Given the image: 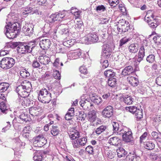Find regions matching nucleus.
<instances>
[{"mask_svg":"<svg viewBox=\"0 0 161 161\" xmlns=\"http://www.w3.org/2000/svg\"><path fill=\"white\" fill-rule=\"evenodd\" d=\"M66 25H61L59 26L58 27V29L60 30V33L62 34H63L64 33L66 34L67 32H68V31L67 30H66L65 26Z\"/></svg>","mask_w":161,"mask_h":161,"instance_id":"49530a36","label":"nucleus"},{"mask_svg":"<svg viewBox=\"0 0 161 161\" xmlns=\"http://www.w3.org/2000/svg\"><path fill=\"white\" fill-rule=\"evenodd\" d=\"M53 75L55 79L59 80L61 78L60 73L58 70H54Z\"/></svg>","mask_w":161,"mask_h":161,"instance_id":"de8ad7c7","label":"nucleus"},{"mask_svg":"<svg viewBox=\"0 0 161 161\" xmlns=\"http://www.w3.org/2000/svg\"><path fill=\"white\" fill-rule=\"evenodd\" d=\"M145 148L148 150H151L155 147V144L152 141L145 142L144 143Z\"/></svg>","mask_w":161,"mask_h":161,"instance_id":"bb28decb","label":"nucleus"},{"mask_svg":"<svg viewBox=\"0 0 161 161\" xmlns=\"http://www.w3.org/2000/svg\"><path fill=\"white\" fill-rule=\"evenodd\" d=\"M32 8L30 7H27L24 8L22 13L23 14H26L29 13H31V14L32 12Z\"/></svg>","mask_w":161,"mask_h":161,"instance_id":"052dcab7","label":"nucleus"},{"mask_svg":"<svg viewBox=\"0 0 161 161\" xmlns=\"http://www.w3.org/2000/svg\"><path fill=\"white\" fill-rule=\"evenodd\" d=\"M90 101L89 95L87 94H83L81 97V100L80 102V103L81 107H82L89 105H90V106H92V104L89 102Z\"/></svg>","mask_w":161,"mask_h":161,"instance_id":"f8f14e48","label":"nucleus"},{"mask_svg":"<svg viewBox=\"0 0 161 161\" xmlns=\"http://www.w3.org/2000/svg\"><path fill=\"white\" fill-rule=\"evenodd\" d=\"M19 24L17 22L11 24V22L5 26V32L7 37L9 39H12L16 37V33L18 30Z\"/></svg>","mask_w":161,"mask_h":161,"instance_id":"f257e3e1","label":"nucleus"},{"mask_svg":"<svg viewBox=\"0 0 161 161\" xmlns=\"http://www.w3.org/2000/svg\"><path fill=\"white\" fill-rule=\"evenodd\" d=\"M57 13L52 14L48 18V21L50 23L54 22L56 21H58Z\"/></svg>","mask_w":161,"mask_h":161,"instance_id":"e433bc0d","label":"nucleus"},{"mask_svg":"<svg viewBox=\"0 0 161 161\" xmlns=\"http://www.w3.org/2000/svg\"><path fill=\"white\" fill-rule=\"evenodd\" d=\"M14 140L16 146L14 151V154L19 155L21 153L20 149L24 147L25 145V143L24 142H22L18 137L15 138Z\"/></svg>","mask_w":161,"mask_h":161,"instance_id":"6e6552de","label":"nucleus"},{"mask_svg":"<svg viewBox=\"0 0 161 161\" xmlns=\"http://www.w3.org/2000/svg\"><path fill=\"white\" fill-rule=\"evenodd\" d=\"M146 60L149 63H153L155 61V56L152 54L149 55L147 57Z\"/></svg>","mask_w":161,"mask_h":161,"instance_id":"3c124183","label":"nucleus"},{"mask_svg":"<svg viewBox=\"0 0 161 161\" xmlns=\"http://www.w3.org/2000/svg\"><path fill=\"white\" fill-rule=\"evenodd\" d=\"M117 81L114 78H110L108 80V84L111 87H114L116 85Z\"/></svg>","mask_w":161,"mask_h":161,"instance_id":"a19ab883","label":"nucleus"},{"mask_svg":"<svg viewBox=\"0 0 161 161\" xmlns=\"http://www.w3.org/2000/svg\"><path fill=\"white\" fill-rule=\"evenodd\" d=\"M80 71L81 73L86 75L87 74L88 71L86 68L84 66H82L80 68Z\"/></svg>","mask_w":161,"mask_h":161,"instance_id":"e2e57ef3","label":"nucleus"},{"mask_svg":"<svg viewBox=\"0 0 161 161\" xmlns=\"http://www.w3.org/2000/svg\"><path fill=\"white\" fill-rule=\"evenodd\" d=\"M126 109L127 110L129 111L130 112L134 114L136 112L137 110V107L135 106H131L129 107H126Z\"/></svg>","mask_w":161,"mask_h":161,"instance_id":"603ef678","label":"nucleus"},{"mask_svg":"<svg viewBox=\"0 0 161 161\" xmlns=\"http://www.w3.org/2000/svg\"><path fill=\"white\" fill-rule=\"evenodd\" d=\"M51 41L49 39L44 38L41 40L39 45L41 48L43 50H47L50 47Z\"/></svg>","mask_w":161,"mask_h":161,"instance_id":"ddd939ff","label":"nucleus"},{"mask_svg":"<svg viewBox=\"0 0 161 161\" xmlns=\"http://www.w3.org/2000/svg\"><path fill=\"white\" fill-rule=\"evenodd\" d=\"M89 98L90 100L94 102L96 104H98L101 102V99L95 94H92V95H89Z\"/></svg>","mask_w":161,"mask_h":161,"instance_id":"a878e982","label":"nucleus"},{"mask_svg":"<svg viewBox=\"0 0 161 161\" xmlns=\"http://www.w3.org/2000/svg\"><path fill=\"white\" fill-rule=\"evenodd\" d=\"M38 59L41 64L44 65L48 64L50 62V58L45 55H42L40 56Z\"/></svg>","mask_w":161,"mask_h":161,"instance_id":"dca6fc26","label":"nucleus"},{"mask_svg":"<svg viewBox=\"0 0 161 161\" xmlns=\"http://www.w3.org/2000/svg\"><path fill=\"white\" fill-rule=\"evenodd\" d=\"M9 86V84L6 82L0 83V92H3L7 90Z\"/></svg>","mask_w":161,"mask_h":161,"instance_id":"c756f323","label":"nucleus"},{"mask_svg":"<svg viewBox=\"0 0 161 161\" xmlns=\"http://www.w3.org/2000/svg\"><path fill=\"white\" fill-rule=\"evenodd\" d=\"M155 19L153 12L152 11L149 10L147 12L146 15L144 17V20L148 24L152 21V20Z\"/></svg>","mask_w":161,"mask_h":161,"instance_id":"f3484780","label":"nucleus"},{"mask_svg":"<svg viewBox=\"0 0 161 161\" xmlns=\"http://www.w3.org/2000/svg\"><path fill=\"white\" fill-rule=\"evenodd\" d=\"M118 135H122L123 140L125 142H130L132 144H133L132 133L130 130L126 128L120 129L118 132Z\"/></svg>","mask_w":161,"mask_h":161,"instance_id":"7ed1b4c3","label":"nucleus"},{"mask_svg":"<svg viewBox=\"0 0 161 161\" xmlns=\"http://www.w3.org/2000/svg\"><path fill=\"white\" fill-rule=\"evenodd\" d=\"M134 72V69L131 66H129L125 67L123 70L122 74L124 76L129 75Z\"/></svg>","mask_w":161,"mask_h":161,"instance_id":"aec40b11","label":"nucleus"},{"mask_svg":"<svg viewBox=\"0 0 161 161\" xmlns=\"http://www.w3.org/2000/svg\"><path fill=\"white\" fill-rule=\"evenodd\" d=\"M40 109L35 107H31L29 110V113L32 116H37L40 114Z\"/></svg>","mask_w":161,"mask_h":161,"instance_id":"5701e85b","label":"nucleus"},{"mask_svg":"<svg viewBox=\"0 0 161 161\" xmlns=\"http://www.w3.org/2000/svg\"><path fill=\"white\" fill-rule=\"evenodd\" d=\"M145 55L144 48L143 46H142L140 48L138 56V58L136 57V58H137V61L139 64L143 59Z\"/></svg>","mask_w":161,"mask_h":161,"instance_id":"4be33fe9","label":"nucleus"},{"mask_svg":"<svg viewBox=\"0 0 161 161\" xmlns=\"http://www.w3.org/2000/svg\"><path fill=\"white\" fill-rule=\"evenodd\" d=\"M111 50L108 45H104L102 47V51L103 54L105 56L108 57L110 55Z\"/></svg>","mask_w":161,"mask_h":161,"instance_id":"412c9836","label":"nucleus"},{"mask_svg":"<svg viewBox=\"0 0 161 161\" xmlns=\"http://www.w3.org/2000/svg\"><path fill=\"white\" fill-rule=\"evenodd\" d=\"M23 31L25 35L27 36H30L33 32V28L28 24H26L23 27Z\"/></svg>","mask_w":161,"mask_h":161,"instance_id":"2eb2a0df","label":"nucleus"},{"mask_svg":"<svg viewBox=\"0 0 161 161\" xmlns=\"http://www.w3.org/2000/svg\"><path fill=\"white\" fill-rule=\"evenodd\" d=\"M128 81L133 86H137L138 83V79L135 77L129 76L127 79Z\"/></svg>","mask_w":161,"mask_h":161,"instance_id":"b1692460","label":"nucleus"},{"mask_svg":"<svg viewBox=\"0 0 161 161\" xmlns=\"http://www.w3.org/2000/svg\"><path fill=\"white\" fill-rule=\"evenodd\" d=\"M136 118L138 119H141L143 117V113L142 109H137V111L135 113Z\"/></svg>","mask_w":161,"mask_h":161,"instance_id":"5fc2aeb1","label":"nucleus"},{"mask_svg":"<svg viewBox=\"0 0 161 161\" xmlns=\"http://www.w3.org/2000/svg\"><path fill=\"white\" fill-rule=\"evenodd\" d=\"M131 39L130 38H127L126 37L123 38L120 40V46H122L123 45L130 41Z\"/></svg>","mask_w":161,"mask_h":161,"instance_id":"864d4df0","label":"nucleus"},{"mask_svg":"<svg viewBox=\"0 0 161 161\" xmlns=\"http://www.w3.org/2000/svg\"><path fill=\"white\" fill-rule=\"evenodd\" d=\"M51 133L53 136L57 135L59 132V130L57 126L52 125V128L50 129Z\"/></svg>","mask_w":161,"mask_h":161,"instance_id":"4c0bfd02","label":"nucleus"},{"mask_svg":"<svg viewBox=\"0 0 161 161\" xmlns=\"http://www.w3.org/2000/svg\"><path fill=\"white\" fill-rule=\"evenodd\" d=\"M161 121V115H156L153 119V124L154 126H157L158 124Z\"/></svg>","mask_w":161,"mask_h":161,"instance_id":"09e8293b","label":"nucleus"},{"mask_svg":"<svg viewBox=\"0 0 161 161\" xmlns=\"http://www.w3.org/2000/svg\"><path fill=\"white\" fill-rule=\"evenodd\" d=\"M117 152L118 157L119 158L125 157L127 154L125 150L121 147H120L117 150Z\"/></svg>","mask_w":161,"mask_h":161,"instance_id":"2f4dec72","label":"nucleus"},{"mask_svg":"<svg viewBox=\"0 0 161 161\" xmlns=\"http://www.w3.org/2000/svg\"><path fill=\"white\" fill-rule=\"evenodd\" d=\"M0 110L3 114H6L8 111V108H7L5 103L3 101L0 103Z\"/></svg>","mask_w":161,"mask_h":161,"instance_id":"c9c22d12","label":"nucleus"},{"mask_svg":"<svg viewBox=\"0 0 161 161\" xmlns=\"http://www.w3.org/2000/svg\"><path fill=\"white\" fill-rule=\"evenodd\" d=\"M19 43L17 42H12L9 43L7 47H9L11 48H14L18 45L17 47V50L20 53L23 54L26 53H31L32 49L35 47L33 44L31 45V44H29L28 45H25L24 44H21L19 45Z\"/></svg>","mask_w":161,"mask_h":161,"instance_id":"f03ea898","label":"nucleus"},{"mask_svg":"<svg viewBox=\"0 0 161 161\" xmlns=\"http://www.w3.org/2000/svg\"><path fill=\"white\" fill-rule=\"evenodd\" d=\"M53 65L54 66L57 68H59L60 66H63V63L60 62L58 58H57L55 60Z\"/></svg>","mask_w":161,"mask_h":161,"instance_id":"13d9d810","label":"nucleus"},{"mask_svg":"<svg viewBox=\"0 0 161 161\" xmlns=\"http://www.w3.org/2000/svg\"><path fill=\"white\" fill-rule=\"evenodd\" d=\"M86 117V114L83 112H81L79 113V114L78 117V119L80 120H84Z\"/></svg>","mask_w":161,"mask_h":161,"instance_id":"4d7b16f0","label":"nucleus"},{"mask_svg":"<svg viewBox=\"0 0 161 161\" xmlns=\"http://www.w3.org/2000/svg\"><path fill=\"white\" fill-rule=\"evenodd\" d=\"M87 119L90 122H93L96 119L97 116L96 113L95 111H91L89 112L86 116Z\"/></svg>","mask_w":161,"mask_h":161,"instance_id":"6ab92c4d","label":"nucleus"},{"mask_svg":"<svg viewBox=\"0 0 161 161\" xmlns=\"http://www.w3.org/2000/svg\"><path fill=\"white\" fill-rule=\"evenodd\" d=\"M20 74L21 76L23 78L27 77L30 75L29 73L25 69L21 70Z\"/></svg>","mask_w":161,"mask_h":161,"instance_id":"8fccbe9b","label":"nucleus"},{"mask_svg":"<svg viewBox=\"0 0 161 161\" xmlns=\"http://www.w3.org/2000/svg\"><path fill=\"white\" fill-rule=\"evenodd\" d=\"M113 107L111 106H108L106 107L102 111V115L105 118L111 117L113 114Z\"/></svg>","mask_w":161,"mask_h":161,"instance_id":"4468645a","label":"nucleus"},{"mask_svg":"<svg viewBox=\"0 0 161 161\" xmlns=\"http://www.w3.org/2000/svg\"><path fill=\"white\" fill-rule=\"evenodd\" d=\"M80 41L82 43L86 44H89L91 43L89 37L88 36V34L86 36L82 38Z\"/></svg>","mask_w":161,"mask_h":161,"instance_id":"c03bdc74","label":"nucleus"},{"mask_svg":"<svg viewBox=\"0 0 161 161\" xmlns=\"http://www.w3.org/2000/svg\"><path fill=\"white\" fill-rule=\"evenodd\" d=\"M133 99L130 96L126 95L124 97V101L127 105H130L133 101Z\"/></svg>","mask_w":161,"mask_h":161,"instance_id":"f704fd0d","label":"nucleus"},{"mask_svg":"<svg viewBox=\"0 0 161 161\" xmlns=\"http://www.w3.org/2000/svg\"><path fill=\"white\" fill-rule=\"evenodd\" d=\"M117 24V30L120 34L127 31L129 29L130 24L128 21L122 19L119 20Z\"/></svg>","mask_w":161,"mask_h":161,"instance_id":"423d86ee","label":"nucleus"},{"mask_svg":"<svg viewBox=\"0 0 161 161\" xmlns=\"http://www.w3.org/2000/svg\"><path fill=\"white\" fill-rule=\"evenodd\" d=\"M33 159L35 161H41L42 159V157L37 152V153H35L33 156Z\"/></svg>","mask_w":161,"mask_h":161,"instance_id":"6e6d98bb","label":"nucleus"},{"mask_svg":"<svg viewBox=\"0 0 161 161\" xmlns=\"http://www.w3.org/2000/svg\"><path fill=\"white\" fill-rule=\"evenodd\" d=\"M38 96V100L43 103H47L51 99V94L45 88L40 91Z\"/></svg>","mask_w":161,"mask_h":161,"instance_id":"20e7f679","label":"nucleus"},{"mask_svg":"<svg viewBox=\"0 0 161 161\" xmlns=\"http://www.w3.org/2000/svg\"><path fill=\"white\" fill-rule=\"evenodd\" d=\"M70 138L72 140H75L80 137V134L79 131L76 130H74L70 134H69Z\"/></svg>","mask_w":161,"mask_h":161,"instance_id":"cd10ccee","label":"nucleus"},{"mask_svg":"<svg viewBox=\"0 0 161 161\" xmlns=\"http://www.w3.org/2000/svg\"><path fill=\"white\" fill-rule=\"evenodd\" d=\"M110 18L108 15L106 16V17L101 18V24L107 23L109 20Z\"/></svg>","mask_w":161,"mask_h":161,"instance_id":"69168bd1","label":"nucleus"},{"mask_svg":"<svg viewBox=\"0 0 161 161\" xmlns=\"http://www.w3.org/2000/svg\"><path fill=\"white\" fill-rule=\"evenodd\" d=\"M31 102L25 97H22L20 100V103L23 106H29L30 105Z\"/></svg>","mask_w":161,"mask_h":161,"instance_id":"58836bf2","label":"nucleus"},{"mask_svg":"<svg viewBox=\"0 0 161 161\" xmlns=\"http://www.w3.org/2000/svg\"><path fill=\"white\" fill-rule=\"evenodd\" d=\"M76 41L75 39H70L64 42L63 45L66 47H70L75 44Z\"/></svg>","mask_w":161,"mask_h":161,"instance_id":"7c9ffc66","label":"nucleus"},{"mask_svg":"<svg viewBox=\"0 0 161 161\" xmlns=\"http://www.w3.org/2000/svg\"><path fill=\"white\" fill-rule=\"evenodd\" d=\"M104 75L106 77L113 78L115 76V74L112 70H108L104 72Z\"/></svg>","mask_w":161,"mask_h":161,"instance_id":"ea45409f","label":"nucleus"},{"mask_svg":"<svg viewBox=\"0 0 161 161\" xmlns=\"http://www.w3.org/2000/svg\"><path fill=\"white\" fill-rule=\"evenodd\" d=\"M159 23L156 19L152 20V21L149 23L148 24L149 26L152 28L156 27Z\"/></svg>","mask_w":161,"mask_h":161,"instance_id":"a18cd8bd","label":"nucleus"},{"mask_svg":"<svg viewBox=\"0 0 161 161\" xmlns=\"http://www.w3.org/2000/svg\"><path fill=\"white\" fill-rule=\"evenodd\" d=\"M24 88L27 90V91H31L32 88V86L30 82L27 80L23 81L20 85Z\"/></svg>","mask_w":161,"mask_h":161,"instance_id":"393cba45","label":"nucleus"},{"mask_svg":"<svg viewBox=\"0 0 161 161\" xmlns=\"http://www.w3.org/2000/svg\"><path fill=\"white\" fill-rule=\"evenodd\" d=\"M57 13L58 16V18H57V19H58V21L61 20L63 19H65L66 17V14L67 13L65 11H60Z\"/></svg>","mask_w":161,"mask_h":161,"instance_id":"473e14b6","label":"nucleus"},{"mask_svg":"<svg viewBox=\"0 0 161 161\" xmlns=\"http://www.w3.org/2000/svg\"><path fill=\"white\" fill-rule=\"evenodd\" d=\"M88 36L89 37L91 43L96 42L98 40V36L94 32L88 34Z\"/></svg>","mask_w":161,"mask_h":161,"instance_id":"c85d7f7f","label":"nucleus"},{"mask_svg":"<svg viewBox=\"0 0 161 161\" xmlns=\"http://www.w3.org/2000/svg\"><path fill=\"white\" fill-rule=\"evenodd\" d=\"M57 52L58 53H64L66 52L64 48H62L60 46H57L56 47Z\"/></svg>","mask_w":161,"mask_h":161,"instance_id":"338daca9","label":"nucleus"},{"mask_svg":"<svg viewBox=\"0 0 161 161\" xmlns=\"http://www.w3.org/2000/svg\"><path fill=\"white\" fill-rule=\"evenodd\" d=\"M32 65L33 67L35 68H40L41 67V65L39 63L37 60H35L33 61Z\"/></svg>","mask_w":161,"mask_h":161,"instance_id":"0e129e2a","label":"nucleus"},{"mask_svg":"<svg viewBox=\"0 0 161 161\" xmlns=\"http://www.w3.org/2000/svg\"><path fill=\"white\" fill-rule=\"evenodd\" d=\"M87 142V139L86 137H83L73 141L72 143L73 147L77 149L79 148L80 146L85 145Z\"/></svg>","mask_w":161,"mask_h":161,"instance_id":"9d476101","label":"nucleus"},{"mask_svg":"<svg viewBox=\"0 0 161 161\" xmlns=\"http://www.w3.org/2000/svg\"><path fill=\"white\" fill-rule=\"evenodd\" d=\"M82 54V51L78 49L74 51H70L67 53L68 59L71 60L78 58Z\"/></svg>","mask_w":161,"mask_h":161,"instance_id":"1a4fd4ad","label":"nucleus"},{"mask_svg":"<svg viewBox=\"0 0 161 161\" xmlns=\"http://www.w3.org/2000/svg\"><path fill=\"white\" fill-rule=\"evenodd\" d=\"M129 49L130 52L135 53L138 50V45L136 44H132L129 46Z\"/></svg>","mask_w":161,"mask_h":161,"instance_id":"72a5a7b5","label":"nucleus"},{"mask_svg":"<svg viewBox=\"0 0 161 161\" xmlns=\"http://www.w3.org/2000/svg\"><path fill=\"white\" fill-rule=\"evenodd\" d=\"M20 119L24 121L27 122L30 120V118L27 114L22 113L19 116Z\"/></svg>","mask_w":161,"mask_h":161,"instance_id":"37998d69","label":"nucleus"},{"mask_svg":"<svg viewBox=\"0 0 161 161\" xmlns=\"http://www.w3.org/2000/svg\"><path fill=\"white\" fill-rule=\"evenodd\" d=\"M32 8L30 7H27L24 8L22 13L23 14H26L29 13H31V14L32 12Z\"/></svg>","mask_w":161,"mask_h":161,"instance_id":"bf43d9fd","label":"nucleus"},{"mask_svg":"<svg viewBox=\"0 0 161 161\" xmlns=\"http://www.w3.org/2000/svg\"><path fill=\"white\" fill-rule=\"evenodd\" d=\"M133 154L130 153L126 157V159L127 161H133L134 158Z\"/></svg>","mask_w":161,"mask_h":161,"instance_id":"774afa93","label":"nucleus"},{"mask_svg":"<svg viewBox=\"0 0 161 161\" xmlns=\"http://www.w3.org/2000/svg\"><path fill=\"white\" fill-rule=\"evenodd\" d=\"M14 64L15 60L13 58H3L0 62V67L3 69H7L12 67Z\"/></svg>","mask_w":161,"mask_h":161,"instance_id":"39448f33","label":"nucleus"},{"mask_svg":"<svg viewBox=\"0 0 161 161\" xmlns=\"http://www.w3.org/2000/svg\"><path fill=\"white\" fill-rule=\"evenodd\" d=\"M108 142L110 145L117 146L121 143L120 139L116 137L110 138L108 140Z\"/></svg>","mask_w":161,"mask_h":161,"instance_id":"a211bd4d","label":"nucleus"},{"mask_svg":"<svg viewBox=\"0 0 161 161\" xmlns=\"http://www.w3.org/2000/svg\"><path fill=\"white\" fill-rule=\"evenodd\" d=\"M108 2L110 5L115 7L119 3V0H108Z\"/></svg>","mask_w":161,"mask_h":161,"instance_id":"680f3d73","label":"nucleus"},{"mask_svg":"<svg viewBox=\"0 0 161 161\" xmlns=\"http://www.w3.org/2000/svg\"><path fill=\"white\" fill-rule=\"evenodd\" d=\"M47 143V140L42 135H40L36 137L33 142L35 147H41Z\"/></svg>","mask_w":161,"mask_h":161,"instance_id":"0eeeda50","label":"nucleus"},{"mask_svg":"<svg viewBox=\"0 0 161 161\" xmlns=\"http://www.w3.org/2000/svg\"><path fill=\"white\" fill-rule=\"evenodd\" d=\"M112 124L113 127L114 132L116 133L118 135V132L122 129L119 128V125L117 123L113 122Z\"/></svg>","mask_w":161,"mask_h":161,"instance_id":"79ce46f5","label":"nucleus"},{"mask_svg":"<svg viewBox=\"0 0 161 161\" xmlns=\"http://www.w3.org/2000/svg\"><path fill=\"white\" fill-rule=\"evenodd\" d=\"M16 92L19 96L22 97H26L29 95L30 91L24 88L22 86H19L16 89Z\"/></svg>","mask_w":161,"mask_h":161,"instance_id":"9b49d317","label":"nucleus"}]
</instances>
